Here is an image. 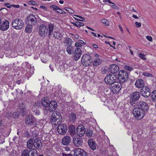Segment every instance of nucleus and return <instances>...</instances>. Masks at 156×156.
Listing matches in <instances>:
<instances>
[{
    "mask_svg": "<svg viewBox=\"0 0 156 156\" xmlns=\"http://www.w3.org/2000/svg\"><path fill=\"white\" fill-rule=\"evenodd\" d=\"M129 97L130 103L132 106H135L137 104L136 102L138 103L137 101L140 98V93L139 92L135 91L132 93Z\"/></svg>",
    "mask_w": 156,
    "mask_h": 156,
    "instance_id": "nucleus-1",
    "label": "nucleus"
},
{
    "mask_svg": "<svg viewBox=\"0 0 156 156\" xmlns=\"http://www.w3.org/2000/svg\"><path fill=\"white\" fill-rule=\"evenodd\" d=\"M57 131L61 135H63L66 133L67 130V126L64 123H61V121L59 120L57 122Z\"/></svg>",
    "mask_w": 156,
    "mask_h": 156,
    "instance_id": "nucleus-2",
    "label": "nucleus"
},
{
    "mask_svg": "<svg viewBox=\"0 0 156 156\" xmlns=\"http://www.w3.org/2000/svg\"><path fill=\"white\" fill-rule=\"evenodd\" d=\"M24 23L22 20L20 18H16L12 22V26L16 29L20 30L24 26Z\"/></svg>",
    "mask_w": 156,
    "mask_h": 156,
    "instance_id": "nucleus-3",
    "label": "nucleus"
},
{
    "mask_svg": "<svg viewBox=\"0 0 156 156\" xmlns=\"http://www.w3.org/2000/svg\"><path fill=\"white\" fill-rule=\"evenodd\" d=\"M92 61L91 56L89 55H84L82 58L81 62L82 65L85 66H88L91 65Z\"/></svg>",
    "mask_w": 156,
    "mask_h": 156,
    "instance_id": "nucleus-4",
    "label": "nucleus"
},
{
    "mask_svg": "<svg viewBox=\"0 0 156 156\" xmlns=\"http://www.w3.org/2000/svg\"><path fill=\"white\" fill-rule=\"evenodd\" d=\"M59 112L58 111H55L53 112L50 118V121L52 124H56L55 123L58 120H60L62 119V117Z\"/></svg>",
    "mask_w": 156,
    "mask_h": 156,
    "instance_id": "nucleus-5",
    "label": "nucleus"
},
{
    "mask_svg": "<svg viewBox=\"0 0 156 156\" xmlns=\"http://www.w3.org/2000/svg\"><path fill=\"white\" fill-rule=\"evenodd\" d=\"M117 78V75H114L110 73L105 77V81L107 84L111 85L115 82Z\"/></svg>",
    "mask_w": 156,
    "mask_h": 156,
    "instance_id": "nucleus-6",
    "label": "nucleus"
},
{
    "mask_svg": "<svg viewBox=\"0 0 156 156\" xmlns=\"http://www.w3.org/2000/svg\"><path fill=\"white\" fill-rule=\"evenodd\" d=\"M144 112L141 109L136 108L133 109V116L138 119H141L144 116Z\"/></svg>",
    "mask_w": 156,
    "mask_h": 156,
    "instance_id": "nucleus-7",
    "label": "nucleus"
},
{
    "mask_svg": "<svg viewBox=\"0 0 156 156\" xmlns=\"http://www.w3.org/2000/svg\"><path fill=\"white\" fill-rule=\"evenodd\" d=\"M122 88V85L120 83L115 82L111 85L110 88L111 91L114 93L119 92Z\"/></svg>",
    "mask_w": 156,
    "mask_h": 156,
    "instance_id": "nucleus-8",
    "label": "nucleus"
},
{
    "mask_svg": "<svg viewBox=\"0 0 156 156\" xmlns=\"http://www.w3.org/2000/svg\"><path fill=\"white\" fill-rule=\"evenodd\" d=\"M38 33L41 37H45L48 34V29L47 27L41 24L39 27Z\"/></svg>",
    "mask_w": 156,
    "mask_h": 156,
    "instance_id": "nucleus-9",
    "label": "nucleus"
},
{
    "mask_svg": "<svg viewBox=\"0 0 156 156\" xmlns=\"http://www.w3.org/2000/svg\"><path fill=\"white\" fill-rule=\"evenodd\" d=\"M119 79L121 82H123L126 81L128 78V75L126 71L121 70L119 71L118 74Z\"/></svg>",
    "mask_w": 156,
    "mask_h": 156,
    "instance_id": "nucleus-10",
    "label": "nucleus"
},
{
    "mask_svg": "<svg viewBox=\"0 0 156 156\" xmlns=\"http://www.w3.org/2000/svg\"><path fill=\"white\" fill-rule=\"evenodd\" d=\"M28 24L33 26H35L37 23L36 17L34 15L30 14L27 18Z\"/></svg>",
    "mask_w": 156,
    "mask_h": 156,
    "instance_id": "nucleus-11",
    "label": "nucleus"
},
{
    "mask_svg": "<svg viewBox=\"0 0 156 156\" xmlns=\"http://www.w3.org/2000/svg\"><path fill=\"white\" fill-rule=\"evenodd\" d=\"M140 93L144 97L147 98L150 95V90L148 87H144L140 90Z\"/></svg>",
    "mask_w": 156,
    "mask_h": 156,
    "instance_id": "nucleus-12",
    "label": "nucleus"
},
{
    "mask_svg": "<svg viewBox=\"0 0 156 156\" xmlns=\"http://www.w3.org/2000/svg\"><path fill=\"white\" fill-rule=\"evenodd\" d=\"M85 128L83 125H80L77 126L76 129V133L80 137H82L83 136L85 133Z\"/></svg>",
    "mask_w": 156,
    "mask_h": 156,
    "instance_id": "nucleus-13",
    "label": "nucleus"
},
{
    "mask_svg": "<svg viewBox=\"0 0 156 156\" xmlns=\"http://www.w3.org/2000/svg\"><path fill=\"white\" fill-rule=\"evenodd\" d=\"M71 39L69 38H67L66 40V42L67 43V47L66 48L67 52L70 55L72 54L73 52L74 47L71 46L72 43L70 42Z\"/></svg>",
    "mask_w": 156,
    "mask_h": 156,
    "instance_id": "nucleus-14",
    "label": "nucleus"
},
{
    "mask_svg": "<svg viewBox=\"0 0 156 156\" xmlns=\"http://www.w3.org/2000/svg\"><path fill=\"white\" fill-rule=\"evenodd\" d=\"M82 51L81 49L79 48L75 49L73 59L76 61H77L80 58L82 55Z\"/></svg>",
    "mask_w": 156,
    "mask_h": 156,
    "instance_id": "nucleus-15",
    "label": "nucleus"
},
{
    "mask_svg": "<svg viewBox=\"0 0 156 156\" xmlns=\"http://www.w3.org/2000/svg\"><path fill=\"white\" fill-rule=\"evenodd\" d=\"M137 106L138 107L137 108L141 109L142 110L144 111V112L145 111H147L148 108L146 103L143 101L139 102Z\"/></svg>",
    "mask_w": 156,
    "mask_h": 156,
    "instance_id": "nucleus-16",
    "label": "nucleus"
},
{
    "mask_svg": "<svg viewBox=\"0 0 156 156\" xmlns=\"http://www.w3.org/2000/svg\"><path fill=\"white\" fill-rule=\"evenodd\" d=\"M74 152V156H87L86 152L79 148L75 149Z\"/></svg>",
    "mask_w": 156,
    "mask_h": 156,
    "instance_id": "nucleus-17",
    "label": "nucleus"
},
{
    "mask_svg": "<svg viewBox=\"0 0 156 156\" xmlns=\"http://www.w3.org/2000/svg\"><path fill=\"white\" fill-rule=\"evenodd\" d=\"M33 140H34V147L37 149H40L42 146V143L40 140L39 138H36L34 139V136L33 137Z\"/></svg>",
    "mask_w": 156,
    "mask_h": 156,
    "instance_id": "nucleus-18",
    "label": "nucleus"
},
{
    "mask_svg": "<svg viewBox=\"0 0 156 156\" xmlns=\"http://www.w3.org/2000/svg\"><path fill=\"white\" fill-rule=\"evenodd\" d=\"M119 70V67L116 64L111 65L109 69V71L111 72L110 74L114 75H117L116 74Z\"/></svg>",
    "mask_w": 156,
    "mask_h": 156,
    "instance_id": "nucleus-19",
    "label": "nucleus"
},
{
    "mask_svg": "<svg viewBox=\"0 0 156 156\" xmlns=\"http://www.w3.org/2000/svg\"><path fill=\"white\" fill-rule=\"evenodd\" d=\"M35 122L34 118L33 116L29 115L25 119V123L28 125H32Z\"/></svg>",
    "mask_w": 156,
    "mask_h": 156,
    "instance_id": "nucleus-20",
    "label": "nucleus"
},
{
    "mask_svg": "<svg viewBox=\"0 0 156 156\" xmlns=\"http://www.w3.org/2000/svg\"><path fill=\"white\" fill-rule=\"evenodd\" d=\"M71 141V138L68 135L64 136L62 139V143L65 146H67L70 144Z\"/></svg>",
    "mask_w": 156,
    "mask_h": 156,
    "instance_id": "nucleus-21",
    "label": "nucleus"
},
{
    "mask_svg": "<svg viewBox=\"0 0 156 156\" xmlns=\"http://www.w3.org/2000/svg\"><path fill=\"white\" fill-rule=\"evenodd\" d=\"M9 23L8 20H5L0 25V30L4 31L7 30L9 27Z\"/></svg>",
    "mask_w": 156,
    "mask_h": 156,
    "instance_id": "nucleus-22",
    "label": "nucleus"
},
{
    "mask_svg": "<svg viewBox=\"0 0 156 156\" xmlns=\"http://www.w3.org/2000/svg\"><path fill=\"white\" fill-rule=\"evenodd\" d=\"M20 115V113L19 112H16L8 113L7 116L8 119H11L12 118L15 119H17L19 118Z\"/></svg>",
    "mask_w": 156,
    "mask_h": 156,
    "instance_id": "nucleus-23",
    "label": "nucleus"
},
{
    "mask_svg": "<svg viewBox=\"0 0 156 156\" xmlns=\"http://www.w3.org/2000/svg\"><path fill=\"white\" fill-rule=\"evenodd\" d=\"M73 141L75 145L78 147L81 146L83 144L82 139L80 137L73 138Z\"/></svg>",
    "mask_w": 156,
    "mask_h": 156,
    "instance_id": "nucleus-24",
    "label": "nucleus"
},
{
    "mask_svg": "<svg viewBox=\"0 0 156 156\" xmlns=\"http://www.w3.org/2000/svg\"><path fill=\"white\" fill-rule=\"evenodd\" d=\"M57 104L55 101H51L49 102L48 105V110L50 112H53L57 108Z\"/></svg>",
    "mask_w": 156,
    "mask_h": 156,
    "instance_id": "nucleus-25",
    "label": "nucleus"
},
{
    "mask_svg": "<svg viewBox=\"0 0 156 156\" xmlns=\"http://www.w3.org/2000/svg\"><path fill=\"white\" fill-rule=\"evenodd\" d=\"M88 144L89 147L92 150H94L96 149L97 144L93 139H89L88 140Z\"/></svg>",
    "mask_w": 156,
    "mask_h": 156,
    "instance_id": "nucleus-26",
    "label": "nucleus"
},
{
    "mask_svg": "<svg viewBox=\"0 0 156 156\" xmlns=\"http://www.w3.org/2000/svg\"><path fill=\"white\" fill-rule=\"evenodd\" d=\"M50 7L52 8L54 11L58 13L62 14H65L66 13L65 11L60 9L58 7L55 5H51L50 6Z\"/></svg>",
    "mask_w": 156,
    "mask_h": 156,
    "instance_id": "nucleus-27",
    "label": "nucleus"
},
{
    "mask_svg": "<svg viewBox=\"0 0 156 156\" xmlns=\"http://www.w3.org/2000/svg\"><path fill=\"white\" fill-rule=\"evenodd\" d=\"M145 85L144 80L141 79H139L136 80L135 83L136 87L138 88H143Z\"/></svg>",
    "mask_w": 156,
    "mask_h": 156,
    "instance_id": "nucleus-28",
    "label": "nucleus"
},
{
    "mask_svg": "<svg viewBox=\"0 0 156 156\" xmlns=\"http://www.w3.org/2000/svg\"><path fill=\"white\" fill-rule=\"evenodd\" d=\"M55 27V25L53 23H50L48 25V36H49V37H50V36L52 34V33L53 32L54 28Z\"/></svg>",
    "mask_w": 156,
    "mask_h": 156,
    "instance_id": "nucleus-29",
    "label": "nucleus"
},
{
    "mask_svg": "<svg viewBox=\"0 0 156 156\" xmlns=\"http://www.w3.org/2000/svg\"><path fill=\"white\" fill-rule=\"evenodd\" d=\"M53 35V37L55 39L61 40L60 38L62 37V34L59 32L54 31L52 34Z\"/></svg>",
    "mask_w": 156,
    "mask_h": 156,
    "instance_id": "nucleus-30",
    "label": "nucleus"
},
{
    "mask_svg": "<svg viewBox=\"0 0 156 156\" xmlns=\"http://www.w3.org/2000/svg\"><path fill=\"white\" fill-rule=\"evenodd\" d=\"M101 63L102 60L99 58H97L94 59L92 65L94 66H97L101 65Z\"/></svg>",
    "mask_w": 156,
    "mask_h": 156,
    "instance_id": "nucleus-31",
    "label": "nucleus"
},
{
    "mask_svg": "<svg viewBox=\"0 0 156 156\" xmlns=\"http://www.w3.org/2000/svg\"><path fill=\"white\" fill-rule=\"evenodd\" d=\"M34 26L28 24L27 25L25 28V31L27 34L30 33L32 31L33 27Z\"/></svg>",
    "mask_w": 156,
    "mask_h": 156,
    "instance_id": "nucleus-32",
    "label": "nucleus"
},
{
    "mask_svg": "<svg viewBox=\"0 0 156 156\" xmlns=\"http://www.w3.org/2000/svg\"><path fill=\"white\" fill-rule=\"evenodd\" d=\"M69 131L70 134L73 136L76 134L75 127L74 126L72 125L70 126L69 128Z\"/></svg>",
    "mask_w": 156,
    "mask_h": 156,
    "instance_id": "nucleus-33",
    "label": "nucleus"
},
{
    "mask_svg": "<svg viewBox=\"0 0 156 156\" xmlns=\"http://www.w3.org/2000/svg\"><path fill=\"white\" fill-rule=\"evenodd\" d=\"M49 101L47 98H44L42 99L41 104L45 108L48 107Z\"/></svg>",
    "mask_w": 156,
    "mask_h": 156,
    "instance_id": "nucleus-34",
    "label": "nucleus"
},
{
    "mask_svg": "<svg viewBox=\"0 0 156 156\" xmlns=\"http://www.w3.org/2000/svg\"><path fill=\"white\" fill-rule=\"evenodd\" d=\"M33 138L30 139L27 142V147L29 149H31L34 146V144L33 143Z\"/></svg>",
    "mask_w": 156,
    "mask_h": 156,
    "instance_id": "nucleus-35",
    "label": "nucleus"
},
{
    "mask_svg": "<svg viewBox=\"0 0 156 156\" xmlns=\"http://www.w3.org/2000/svg\"><path fill=\"white\" fill-rule=\"evenodd\" d=\"M23 105V104H20V107H22L21 105ZM20 109H21L20 110V114L23 115V116H24V115L26 114L27 113V110L26 109L25 107V106L23 107H21V108H20Z\"/></svg>",
    "mask_w": 156,
    "mask_h": 156,
    "instance_id": "nucleus-36",
    "label": "nucleus"
},
{
    "mask_svg": "<svg viewBox=\"0 0 156 156\" xmlns=\"http://www.w3.org/2000/svg\"><path fill=\"white\" fill-rule=\"evenodd\" d=\"M30 150L26 149L23 151L21 156H30Z\"/></svg>",
    "mask_w": 156,
    "mask_h": 156,
    "instance_id": "nucleus-37",
    "label": "nucleus"
},
{
    "mask_svg": "<svg viewBox=\"0 0 156 156\" xmlns=\"http://www.w3.org/2000/svg\"><path fill=\"white\" fill-rule=\"evenodd\" d=\"M32 111L33 112V114L36 115H39L40 114V112L39 110L35 107L32 108Z\"/></svg>",
    "mask_w": 156,
    "mask_h": 156,
    "instance_id": "nucleus-38",
    "label": "nucleus"
},
{
    "mask_svg": "<svg viewBox=\"0 0 156 156\" xmlns=\"http://www.w3.org/2000/svg\"><path fill=\"white\" fill-rule=\"evenodd\" d=\"M76 119V115L75 114L72 113L69 116V119L71 121L74 122Z\"/></svg>",
    "mask_w": 156,
    "mask_h": 156,
    "instance_id": "nucleus-39",
    "label": "nucleus"
},
{
    "mask_svg": "<svg viewBox=\"0 0 156 156\" xmlns=\"http://www.w3.org/2000/svg\"><path fill=\"white\" fill-rule=\"evenodd\" d=\"M101 21L106 26H108L109 25V22L108 20L106 19H102L101 20Z\"/></svg>",
    "mask_w": 156,
    "mask_h": 156,
    "instance_id": "nucleus-40",
    "label": "nucleus"
},
{
    "mask_svg": "<svg viewBox=\"0 0 156 156\" xmlns=\"http://www.w3.org/2000/svg\"><path fill=\"white\" fill-rule=\"evenodd\" d=\"M93 134V132L90 129L87 130L86 133V135L88 137H90L92 136Z\"/></svg>",
    "mask_w": 156,
    "mask_h": 156,
    "instance_id": "nucleus-41",
    "label": "nucleus"
},
{
    "mask_svg": "<svg viewBox=\"0 0 156 156\" xmlns=\"http://www.w3.org/2000/svg\"><path fill=\"white\" fill-rule=\"evenodd\" d=\"M33 152L31 153L30 156H38V152L35 149H33Z\"/></svg>",
    "mask_w": 156,
    "mask_h": 156,
    "instance_id": "nucleus-42",
    "label": "nucleus"
},
{
    "mask_svg": "<svg viewBox=\"0 0 156 156\" xmlns=\"http://www.w3.org/2000/svg\"><path fill=\"white\" fill-rule=\"evenodd\" d=\"M63 9L68 12L69 13H74V11L72 9L69 8H64Z\"/></svg>",
    "mask_w": 156,
    "mask_h": 156,
    "instance_id": "nucleus-43",
    "label": "nucleus"
},
{
    "mask_svg": "<svg viewBox=\"0 0 156 156\" xmlns=\"http://www.w3.org/2000/svg\"><path fill=\"white\" fill-rule=\"evenodd\" d=\"M138 140L137 136L135 133L132 135V140L133 141H135L136 140Z\"/></svg>",
    "mask_w": 156,
    "mask_h": 156,
    "instance_id": "nucleus-44",
    "label": "nucleus"
},
{
    "mask_svg": "<svg viewBox=\"0 0 156 156\" xmlns=\"http://www.w3.org/2000/svg\"><path fill=\"white\" fill-rule=\"evenodd\" d=\"M152 97L154 101H156V90L153 91L152 93Z\"/></svg>",
    "mask_w": 156,
    "mask_h": 156,
    "instance_id": "nucleus-45",
    "label": "nucleus"
},
{
    "mask_svg": "<svg viewBox=\"0 0 156 156\" xmlns=\"http://www.w3.org/2000/svg\"><path fill=\"white\" fill-rule=\"evenodd\" d=\"M139 57L143 60H146V58L145 57V55L144 54L142 53H140L138 55Z\"/></svg>",
    "mask_w": 156,
    "mask_h": 156,
    "instance_id": "nucleus-46",
    "label": "nucleus"
},
{
    "mask_svg": "<svg viewBox=\"0 0 156 156\" xmlns=\"http://www.w3.org/2000/svg\"><path fill=\"white\" fill-rule=\"evenodd\" d=\"M24 136L26 137L27 138H29L30 136V133L29 132L26 131V132L25 133Z\"/></svg>",
    "mask_w": 156,
    "mask_h": 156,
    "instance_id": "nucleus-47",
    "label": "nucleus"
},
{
    "mask_svg": "<svg viewBox=\"0 0 156 156\" xmlns=\"http://www.w3.org/2000/svg\"><path fill=\"white\" fill-rule=\"evenodd\" d=\"M125 69L126 70L129 71H131L133 70V68L128 66H125Z\"/></svg>",
    "mask_w": 156,
    "mask_h": 156,
    "instance_id": "nucleus-48",
    "label": "nucleus"
},
{
    "mask_svg": "<svg viewBox=\"0 0 156 156\" xmlns=\"http://www.w3.org/2000/svg\"><path fill=\"white\" fill-rule=\"evenodd\" d=\"M143 74L144 76H146L148 77H153L151 73H149L147 72H144L143 73Z\"/></svg>",
    "mask_w": 156,
    "mask_h": 156,
    "instance_id": "nucleus-49",
    "label": "nucleus"
},
{
    "mask_svg": "<svg viewBox=\"0 0 156 156\" xmlns=\"http://www.w3.org/2000/svg\"><path fill=\"white\" fill-rule=\"evenodd\" d=\"M62 156H73V155L71 153L66 154L65 152H62L61 153Z\"/></svg>",
    "mask_w": 156,
    "mask_h": 156,
    "instance_id": "nucleus-50",
    "label": "nucleus"
},
{
    "mask_svg": "<svg viewBox=\"0 0 156 156\" xmlns=\"http://www.w3.org/2000/svg\"><path fill=\"white\" fill-rule=\"evenodd\" d=\"M48 109L47 108H44V113L45 115H48Z\"/></svg>",
    "mask_w": 156,
    "mask_h": 156,
    "instance_id": "nucleus-51",
    "label": "nucleus"
},
{
    "mask_svg": "<svg viewBox=\"0 0 156 156\" xmlns=\"http://www.w3.org/2000/svg\"><path fill=\"white\" fill-rule=\"evenodd\" d=\"M74 16H76V17H78L81 18V19H82V20H80V21H84L85 20V19L83 17L77 15H74Z\"/></svg>",
    "mask_w": 156,
    "mask_h": 156,
    "instance_id": "nucleus-52",
    "label": "nucleus"
},
{
    "mask_svg": "<svg viewBox=\"0 0 156 156\" xmlns=\"http://www.w3.org/2000/svg\"><path fill=\"white\" fill-rule=\"evenodd\" d=\"M135 24L136 27H140L141 25V24L140 23H139L137 22H135Z\"/></svg>",
    "mask_w": 156,
    "mask_h": 156,
    "instance_id": "nucleus-53",
    "label": "nucleus"
},
{
    "mask_svg": "<svg viewBox=\"0 0 156 156\" xmlns=\"http://www.w3.org/2000/svg\"><path fill=\"white\" fill-rule=\"evenodd\" d=\"M146 39L149 41H152V37L150 36H147L146 37Z\"/></svg>",
    "mask_w": 156,
    "mask_h": 156,
    "instance_id": "nucleus-54",
    "label": "nucleus"
},
{
    "mask_svg": "<svg viewBox=\"0 0 156 156\" xmlns=\"http://www.w3.org/2000/svg\"><path fill=\"white\" fill-rule=\"evenodd\" d=\"M113 4V5H112V7L113 9H114L117 10L119 8L114 3V4Z\"/></svg>",
    "mask_w": 156,
    "mask_h": 156,
    "instance_id": "nucleus-55",
    "label": "nucleus"
},
{
    "mask_svg": "<svg viewBox=\"0 0 156 156\" xmlns=\"http://www.w3.org/2000/svg\"><path fill=\"white\" fill-rule=\"evenodd\" d=\"M29 4L32 5H35L36 3L34 1H29Z\"/></svg>",
    "mask_w": 156,
    "mask_h": 156,
    "instance_id": "nucleus-56",
    "label": "nucleus"
},
{
    "mask_svg": "<svg viewBox=\"0 0 156 156\" xmlns=\"http://www.w3.org/2000/svg\"><path fill=\"white\" fill-rule=\"evenodd\" d=\"M103 2H108L109 3L114 4V3L112 2L110 0H103Z\"/></svg>",
    "mask_w": 156,
    "mask_h": 156,
    "instance_id": "nucleus-57",
    "label": "nucleus"
},
{
    "mask_svg": "<svg viewBox=\"0 0 156 156\" xmlns=\"http://www.w3.org/2000/svg\"><path fill=\"white\" fill-rule=\"evenodd\" d=\"M75 46L76 47H80L82 45L80 43L76 42L75 44Z\"/></svg>",
    "mask_w": 156,
    "mask_h": 156,
    "instance_id": "nucleus-58",
    "label": "nucleus"
},
{
    "mask_svg": "<svg viewBox=\"0 0 156 156\" xmlns=\"http://www.w3.org/2000/svg\"><path fill=\"white\" fill-rule=\"evenodd\" d=\"M38 135L37 133H34L33 134V137L34 136V139L37 138V137H38Z\"/></svg>",
    "mask_w": 156,
    "mask_h": 156,
    "instance_id": "nucleus-59",
    "label": "nucleus"
},
{
    "mask_svg": "<svg viewBox=\"0 0 156 156\" xmlns=\"http://www.w3.org/2000/svg\"><path fill=\"white\" fill-rule=\"evenodd\" d=\"M22 82V80L20 79L17 81H16V82L18 84H20Z\"/></svg>",
    "mask_w": 156,
    "mask_h": 156,
    "instance_id": "nucleus-60",
    "label": "nucleus"
},
{
    "mask_svg": "<svg viewBox=\"0 0 156 156\" xmlns=\"http://www.w3.org/2000/svg\"><path fill=\"white\" fill-rule=\"evenodd\" d=\"M79 42L80 43L82 44H85L86 43L85 42L82 40H80L79 41Z\"/></svg>",
    "mask_w": 156,
    "mask_h": 156,
    "instance_id": "nucleus-61",
    "label": "nucleus"
},
{
    "mask_svg": "<svg viewBox=\"0 0 156 156\" xmlns=\"http://www.w3.org/2000/svg\"><path fill=\"white\" fill-rule=\"evenodd\" d=\"M119 27L122 33H123V31L122 30V29L121 26L120 25H119Z\"/></svg>",
    "mask_w": 156,
    "mask_h": 156,
    "instance_id": "nucleus-62",
    "label": "nucleus"
},
{
    "mask_svg": "<svg viewBox=\"0 0 156 156\" xmlns=\"http://www.w3.org/2000/svg\"><path fill=\"white\" fill-rule=\"evenodd\" d=\"M12 6L13 7H14L16 8H20V5H12Z\"/></svg>",
    "mask_w": 156,
    "mask_h": 156,
    "instance_id": "nucleus-63",
    "label": "nucleus"
},
{
    "mask_svg": "<svg viewBox=\"0 0 156 156\" xmlns=\"http://www.w3.org/2000/svg\"><path fill=\"white\" fill-rule=\"evenodd\" d=\"M40 8L44 9L45 11H46L47 10V9L44 6H41Z\"/></svg>",
    "mask_w": 156,
    "mask_h": 156,
    "instance_id": "nucleus-64",
    "label": "nucleus"
}]
</instances>
